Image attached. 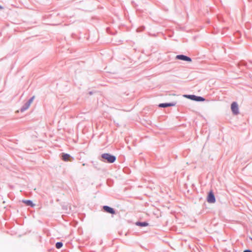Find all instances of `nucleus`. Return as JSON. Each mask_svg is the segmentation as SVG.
<instances>
[{"label":"nucleus","instance_id":"nucleus-8","mask_svg":"<svg viewBox=\"0 0 252 252\" xmlns=\"http://www.w3.org/2000/svg\"><path fill=\"white\" fill-rule=\"evenodd\" d=\"M176 104L175 103H160L159 104V107H167L169 106H173Z\"/></svg>","mask_w":252,"mask_h":252},{"label":"nucleus","instance_id":"nucleus-1","mask_svg":"<svg viewBox=\"0 0 252 252\" xmlns=\"http://www.w3.org/2000/svg\"><path fill=\"white\" fill-rule=\"evenodd\" d=\"M101 158L103 159L102 161L107 162L109 163H113L116 160V157L109 154H103L101 155Z\"/></svg>","mask_w":252,"mask_h":252},{"label":"nucleus","instance_id":"nucleus-10","mask_svg":"<svg viewBox=\"0 0 252 252\" xmlns=\"http://www.w3.org/2000/svg\"><path fill=\"white\" fill-rule=\"evenodd\" d=\"M23 202L24 203H25L27 205L31 206L32 207H33L34 206V204L31 200H23Z\"/></svg>","mask_w":252,"mask_h":252},{"label":"nucleus","instance_id":"nucleus-7","mask_svg":"<svg viewBox=\"0 0 252 252\" xmlns=\"http://www.w3.org/2000/svg\"><path fill=\"white\" fill-rule=\"evenodd\" d=\"M103 209L105 211H106L107 213H110L112 214H115L114 210L113 208H112L109 206H103Z\"/></svg>","mask_w":252,"mask_h":252},{"label":"nucleus","instance_id":"nucleus-12","mask_svg":"<svg viewBox=\"0 0 252 252\" xmlns=\"http://www.w3.org/2000/svg\"><path fill=\"white\" fill-rule=\"evenodd\" d=\"M63 246V243L61 242H57L56 244V247L57 249H60Z\"/></svg>","mask_w":252,"mask_h":252},{"label":"nucleus","instance_id":"nucleus-6","mask_svg":"<svg viewBox=\"0 0 252 252\" xmlns=\"http://www.w3.org/2000/svg\"><path fill=\"white\" fill-rule=\"evenodd\" d=\"M176 58L178 60H181L186 61H188V62H191V60L190 58H189L186 56L183 55H177L176 57Z\"/></svg>","mask_w":252,"mask_h":252},{"label":"nucleus","instance_id":"nucleus-2","mask_svg":"<svg viewBox=\"0 0 252 252\" xmlns=\"http://www.w3.org/2000/svg\"><path fill=\"white\" fill-rule=\"evenodd\" d=\"M34 99V96L32 97L25 104L21 107L20 111L23 112L27 110L30 106Z\"/></svg>","mask_w":252,"mask_h":252},{"label":"nucleus","instance_id":"nucleus-4","mask_svg":"<svg viewBox=\"0 0 252 252\" xmlns=\"http://www.w3.org/2000/svg\"><path fill=\"white\" fill-rule=\"evenodd\" d=\"M231 109L234 115H238L239 113L238 104L233 102L231 105Z\"/></svg>","mask_w":252,"mask_h":252},{"label":"nucleus","instance_id":"nucleus-5","mask_svg":"<svg viewBox=\"0 0 252 252\" xmlns=\"http://www.w3.org/2000/svg\"><path fill=\"white\" fill-rule=\"evenodd\" d=\"M207 201L210 203H214L216 201L215 196L212 191L210 192L208 194Z\"/></svg>","mask_w":252,"mask_h":252},{"label":"nucleus","instance_id":"nucleus-11","mask_svg":"<svg viewBox=\"0 0 252 252\" xmlns=\"http://www.w3.org/2000/svg\"><path fill=\"white\" fill-rule=\"evenodd\" d=\"M136 225L140 226H146L148 225V223L145 222H138L136 223Z\"/></svg>","mask_w":252,"mask_h":252},{"label":"nucleus","instance_id":"nucleus-14","mask_svg":"<svg viewBox=\"0 0 252 252\" xmlns=\"http://www.w3.org/2000/svg\"><path fill=\"white\" fill-rule=\"evenodd\" d=\"M3 9V7L1 6V5H0V9Z\"/></svg>","mask_w":252,"mask_h":252},{"label":"nucleus","instance_id":"nucleus-9","mask_svg":"<svg viewBox=\"0 0 252 252\" xmlns=\"http://www.w3.org/2000/svg\"><path fill=\"white\" fill-rule=\"evenodd\" d=\"M62 157L63 160L64 161L70 160V156L68 154H63Z\"/></svg>","mask_w":252,"mask_h":252},{"label":"nucleus","instance_id":"nucleus-13","mask_svg":"<svg viewBox=\"0 0 252 252\" xmlns=\"http://www.w3.org/2000/svg\"><path fill=\"white\" fill-rule=\"evenodd\" d=\"M244 252H252L251 250H247L244 251Z\"/></svg>","mask_w":252,"mask_h":252},{"label":"nucleus","instance_id":"nucleus-3","mask_svg":"<svg viewBox=\"0 0 252 252\" xmlns=\"http://www.w3.org/2000/svg\"><path fill=\"white\" fill-rule=\"evenodd\" d=\"M184 96L186 98L196 101H203L205 100L204 98L201 96H197L195 95H184Z\"/></svg>","mask_w":252,"mask_h":252},{"label":"nucleus","instance_id":"nucleus-15","mask_svg":"<svg viewBox=\"0 0 252 252\" xmlns=\"http://www.w3.org/2000/svg\"><path fill=\"white\" fill-rule=\"evenodd\" d=\"M251 240L252 241V238H251Z\"/></svg>","mask_w":252,"mask_h":252}]
</instances>
